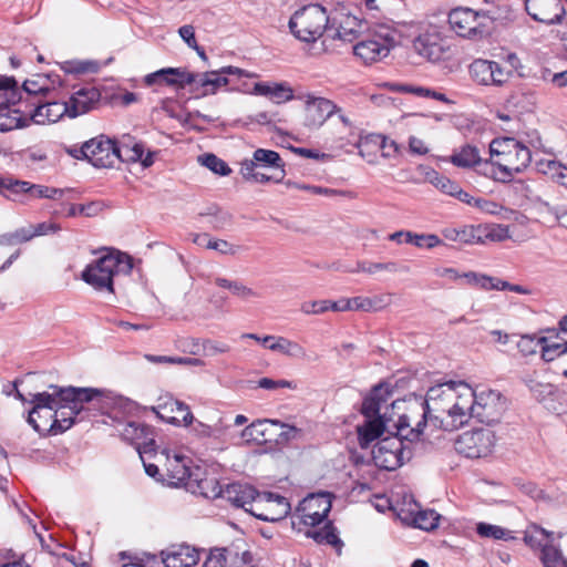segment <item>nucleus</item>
I'll return each instance as SVG.
<instances>
[{
    "label": "nucleus",
    "mask_w": 567,
    "mask_h": 567,
    "mask_svg": "<svg viewBox=\"0 0 567 567\" xmlns=\"http://www.w3.org/2000/svg\"><path fill=\"white\" fill-rule=\"evenodd\" d=\"M475 390L465 382L449 381L431 386L424 400L409 403L403 422L454 431L473 417Z\"/></svg>",
    "instance_id": "1"
},
{
    "label": "nucleus",
    "mask_w": 567,
    "mask_h": 567,
    "mask_svg": "<svg viewBox=\"0 0 567 567\" xmlns=\"http://www.w3.org/2000/svg\"><path fill=\"white\" fill-rule=\"evenodd\" d=\"M52 393L40 392L32 395L30 403L33 404L32 410L28 415V423L34 429L40 431V426L34 420V414H40L43 408L53 409L56 406V400L66 402V408L70 415L76 420L78 416L84 412H102L105 409L106 394L104 391L94 388H60L51 384L49 386Z\"/></svg>",
    "instance_id": "2"
},
{
    "label": "nucleus",
    "mask_w": 567,
    "mask_h": 567,
    "mask_svg": "<svg viewBox=\"0 0 567 567\" xmlns=\"http://www.w3.org/2000/svg\"><path fill=\"white\" fill-rule=\"evenodd\" d=\"M221 497L238 508H244L265 522H277L286 517L290 505L284 496L258 493L252 486L233 483L223 489Z\"/></svg>",
    "instance_id": "3"
},
{
    "label": "nucleus",
    "mask_w": 567,
    "mask_h": 567,
    "mask_svg": "<svg viewBox=\"0 0 567 567\" xmlns=\"http://www.w3.org/2000/svg\"><path fill=\"white\" fill-rule=\"evenodd\" d=\"M404 413L393 424L395 433L381 439L372 450L374 464L386 471H394L412 457V443L420 440L424 426L403 422Z\"/></svg>",
    "instance_id": "4"
},
{
    "label": "nucleus",
    "mask_w": 567,
    "mask_h": 567,
    "mask_svg": "<svg viewBox=\"0 0 567 567\" xmlns=\"http://www.w3.org/2000/svg\"><path fill=\"white\" fill-rule=\"evenodd\" d=\"M133 268L128 255L120 251H107L91 262L82 271L81 278L96 290L113 292V277L117 274H130Z\"/></svg>",
    "instance_id": "5"
},
{
    "label": "nucleus",
    "mask_w": 567,
    "mask_h": 567,
    "mask_svg": "<svg viewBox=\"0 0 567 567\" xmlns=\"http://www.w3.org/2000/svg\"><path fill=\"white\" fill-rule=\"evenodd\" d=\"M391 391L379 384L374 386L371 393L363 400L361 413L367 417L362 426L358 427L359 441L361 447H368L372 441L378 439L385 430V423L380 415L383 404L388 403Z\"/></svg>",
    "instance_id": "6"
},
{
    "label": "nucleus",
    "mask_w": 567,
    "mask_h": 567,
    "mask_svg": "<svg viewBox=\"0 0 567 567\" xmlns=\"http://www.w3.org/2000/svg\"><path fill=\"white\" fill-rule=\"evenodd\" d=\"M328 22L329 18L323 7L309 4L291 16L288 27L298 40L313 43L322 37Z\"/></svg>",
    "instance_id": "7"
},
{
    "label": "nucleus",
    "mask_w": 567,
    "mask_h": 567,
    "mask_svg": "<svg viewBox=\"0 0 567 567\" xmlns=\"http://www.w3.org/2000/svg\"><path fill=\"white\" fill-rule=\"evenodd\" d=\"M395 45V32L381 25L353 47V53L365 64L381 61Z\"/></svg>",
    "instance_id": "8"
},
{
    "label": "nucleus",
    "mask_w": 567,
    "mask_h": 567,
    "mask_svg": "<svg viewBox=\"0 0 567 567\" xmlns=\"http://www.w3.org/2000/svg\"><path fill=\"white\" fill-rule=\"evenodd\" d=\"M21 96L19 95L18 83L12 76H0V132H8L18 128L21 123L19 110L10 109Z\"/></svg>",
    "instance_id": "9"
},
{
    "label": "nucleus",
    "mask_w": 567,
    "mask_h": 567,
    "mask_svg": "<svg viewBox=\"0 0 567 567\" xmlns=\"http://www.w3.org/2000/svg\"><path fill=\"white\" fill-rule=\"evenodd\" d=\"M495 444V435L488 429L466 431L454 443L455 451L468 458L487 456Z\"/></svg>",
    "instance_id": "10"
},
{
    "label": "nucleus",
    "mask_w": 567,
    "mask_h": 567,
    "mask_svg": "<svg viewBox=\"0 0 567 567\" xmlns=\"http://www.w3.org/2000/svg\"><path fill=\"white\" fill-rule=\"evenodd\" d=\"M331 511V499L328 494H312L303 498L292 515V524L317 526L322 523Z\"/></svg>",
    "instance_id": "11"
},
{
    "label": "nucleus",
    "mask_w": 567,
    "mask_h": 567,
    "mask_svg": "<svg viewBox=\"0 0 567 567\" xmlns=\"http://www.w3.org/2000/svg\"><path fill=\"white\" fill-rule=\"evenodd\" d=\"M482 19L485 17L470 8H456L449 13V23L452 30L467 39L482 38L487 34Z\"/></svg>",
    "instance_id": "12"
},
{
    "label": "nucleus",
    "mask_w": 567,
    "mask_h": 567,
    "mask_svg": "<svg viewBox=\"0 0 567 567\" xmlns=\"http://www.w3.org/2000/svg\"><path fill=\"white\" fill-rule=\"evenodd\" d=\"M505 410V401L499 392L494 390L475 391L473 417L482 423L493 424L497 422Z\"/></svg>",
    "instance_id": "13"
},
{
    "label": "nucleus",
    "mask_w": 567,
    "mask_h": 567,
    "mask_svg": "<svg viewBox=\"0 0 567 567\" xmlns=\"http://www.w3.org/2000/svg\"><path fill=\"white\" fill-rule=\"evenodd\" d=\"M534 533H539L540 535L536 540L539 548L538 558L543 567H567V558L564 556L559 545L560 536L536 524H534Z\"/></svg>",
    "instance_id": "14"
},
{
    "label": "nucleus",
    "mask_w": 567,
    "mask_h": 567,
    "mask_svg": "<svg viewBox=\"0 0 567 567\" xmlns=\"http://www.w3.org/2000/svg\"><path fill=\"white\" fill-rule=\"evenodd\" d=\"M413 48L417 54L434 63L447 60L453 54L450 42L441 38L437 32L420 34L413 41Z\"/></svg>",
    "instance_id": "15"
},
{
    "label": "nucleus",
    "mask_w": 567,
    "mask_h": 567,
    "mask_svg": "<svg viewBox=\"0 0 567 567\" xmlns=\"http://www.w3.org/2000/svg\"><path fill=\"white\" fill-rule=\"evenodd\" d=\"M86 161L99 168L114 167L118 163L117 145L104 135L85 142Z\"/></svg>",
    "instance_id": "16"
},
{
    "label": "nucleus",
    "mask_w": 567,
    "mask_h": 567,
    "mask_svg": "<svg viewBox=\"0 0 567 567\" xmlns=\"http://www.w3.org/2000/svg\"><path fill=\"white\" fill-rule=\"evenodd\" d=\"M470 75L481 85L502 86L511 76V71H506L498 62L476 59L470 64Z\"/></svg>",
    "instance_id": "17"
},
{
    "label": "nucleus",
    "mask_w": 567,
    "mask_h": 567,
    "mask_svg": "<svg viewBox=\"0 0 567 567\" xmlns=\"http://www.w3.org/2000/svg\"><path fill=\"white\" fill-rule=\"evenodd\" d=\"M223 489L213 474H208L205 468L199 466H193L190 480L186 483V491L206 498H217L221 497Z\"/></svg>",
    "instance_id": "18"
},
{
    "label": "nucleus",
    "mask_w": 567,
    "mask_h": 567,
    "mask_svg": "<svg viewBox=\"0 0 567 567\" xmlns=\"http://www.w3.org/2000/svg\"><path fill=\"white\" fill-rule=\"evenodd\" d=\"M153 410L161 419L174 425L188 426L194 421V415L189 406L173 398H168L163 403H158Z\"/></svg>",
    "instance_id": "19"
},
{
    "label": "nucleus",
    "mask_w": 567,
    "mask_h": 567,
    "mask_svg": "<svg viewBox=\"0 0 567 567\" xmlns=\"http://www.w3.org/2000/svg\"><path fill=\"white\" fill-rule=\"evenodd\" d=\"M195 81V73L188 72L182 68L161 69L145 76V83L147 85L164 83L167 85H175L181 89L193 84Z\"/></svg>",
    "instance_id": "20"
},
{
    "label": "nucleus",
    "mask_w": 567,
    "mask_h": 567,
    "mask_svg": "<svg viewBox=\"0 0 567 567\" xmlns=\"http://www.w3.org/2000/svg\"><path fill=\"white\" fill-rule=\"evenodd\" d=\"M386 136L382 134L370 133L360 135L354 146L359 151V155L365 159L369 164H377V154L380 151L381 156L384 158H391L392 153L385 151Z\"/></svg>",
    "instance_id": "21"
},
{
    "label": "nucleus",
    "mask_w": 567,
    "mask_h": 567,
    "mask_svg": "<svg viewBox=\"0 0 567 567\" xmlns=\"http://www.w3.org/2000/svg\"><path fill=\"white\" fill-rule=\"evenodd\" d=\"M307 123L311 126L322 125L330 116L340 112V109L330 100L308 95L306 100Z\"/></svg>",
    "instance_id": "22"
},
{
    "label": "nucleus",
    "mask_w": 567,
    "mask_h": 567,
    "mask_svg": "<svg viewBox=\"0 0 567 567\" xmlns=\"http://www.w3.org/2000/svg\"><path fill=\"white\" fill-rule=\"evenodd\" d=\"M101 97L100 91L92 85H84L74 91L66 102L69 117H76L89 112Z\"/></svg>",
    "instance_id": "23"
},
{
    "label": "nucleus",
    "mask_w": 567,
    "mask_h": 567,
    "mask_svg": "<svg viewBox=\"0 0 567 567\" xmlns=\"http://www.w3.org/2000/svg\"><path fill=\"white\" fill-rule=\"evenodd\" d=\"M546 333L537 338V344L542 347V359L550 362L561 354L567 353V340L560 338L561 331L556 328H548L540 330V333Z\"/></svg>",
    "instance_id": "24"
},
{
    "label": "nucleus",
    "mask_w": 567,
    "mask_h": 567,
    "mask_svg": "<svg viewBox=\"0 0 567 567\" xmlns=\"http://www.w3.org/2000/svg\"><path fill=\"white\" fill-rule=\"evenodd\" d=\"M513 157L494 159V165L498 166L504 174L503 182L511 179L513 173H519L526 168L532 161V151L517 143V147L512 152Z\"/></svg>",
    "instance_id": "25"
},
{
    "label": "nucleus",
    "mask_w": 567,
    "mask_h": 567,
    "mask_svg": "<svg viewBox=\"0 0 567 567\" xmlns=\"http://www.w3.org/2000/svg\"><path fill=\"white\" fill-rule=\"evenodd\" d=\"M166 567H194L199 560V553L188 545H179L162 551Z\"/></svg>",
    "instance_id": "26"
},
{
    "label": "nucleus",
    "mask_w": 567,
    "mask_h": 567,
    "mask_svg": "<svg viewBox=\"0 0 567 567\" xmlns=\"http://www.w3.org/2000/svg\"><path fill=\"white\" fill-rule=\"evenodd\" d=\"M188 458L181 455H174L166 460L167 483L172 486H183L190 480L193 467L188 466Z\"/></svg>",
    "instance_id": "27"
},
{
    "label": "nucleus",
    "mask_w": 567,
    "mask_h": 567,
    "mask_svg": "<svg viewBox=\"0 0 567 567\" xmlns=\"http://www.w3.org/2000/svg\"><path fill=\"white\" fill-rule=\"evenodd\" d=\"M30 117L39 124L45 122H56L63 115L69 116V107L66 102L53 101L43 104H35L34 110L29 113Z\"/></svg>",
    "instance_id": "28"
},
{
    "label": "nucleus",
    "mask_w": 567,
    "mask_h": 567,
    "mask_svg": "<svg viewBox=\"0 0 567 567\" xmlns=\"http://www.w3.org/2000/svg\"><path fill=\"white\" fill-rule=\"evenodd\" d=\"M43 410H45V408H43ZM47 410L48 417L44 422V429L50 426V431L54 434L69 430L75 422L74 417L70 415L66 402L56 400V406L53 409L47 408Z\"/></svg>",
    "instance_id": "29"
},
{
    "label": "nucleus",
    "mask_w": 567,
    "mask_h": 567,
    "mask_svg": "<svg viewBox=\"0 0 567 567\" xmlns=\"http://www.w3.org/2000/svg\"><path fill=\"white\" fill-rule=\"evenodd\" d=\"M281 422L278 420H258L246 426L241 432V437L246 441H256L267 443L274 441L272 434Z\"/></svg>",
    "instance_id": "30"
},
{
    "label": "nucleus",
    "mask_w": 567,
    "mask_h": 567,
    "mask_svg": "<svg viewBox=\"0 0 567 567\" xmlns=\"http://www.w3.org/2000/svg\"><path fill=\"white\" fill-rule=\"evenodd\" d=\"M538 12L534 13V21L546 24L560 23L566 10L560 0H534Z\"/></svg>",
    "instance_id": "31"
},
{
    "label": "nucleus",
    "mask_w": 567,
    "mask_h": 567,
    "mask_svg": "<svg viewBox=\"0 0 567 567\" xmlns=\"http://www.w3.org/2000/svg\"><path fill=\"white\" fill-rule=\"evenodd\" d=\"M196 81L190 84L194 92H198L202 96L215 94L218 89L228 85L229 81L226 76H221L220 72L208 71L195 74Z\"/></svg>",
    "instance_id": "32"
},
{
    "label": "nucleus",
    "mask_w": 567,
    "mask_h": 567,
    "mask_svg": "<svg viewBox=\"0 0 567 567\" xmlns=\"http://www.w3.org/2000/svg\"><path fill=\"white\" fill-rule=\"evenodd\" d=\"M151 434L152 429L148 425L141 424L137 422H130L124 427L123 431V437L125 440L136 442V444L138 445L137 450L141 457L143 453H147L155 445L154 440L148 437V435Z\"/></svg>",
    "instance_id": "33"
},
{
    "label": "nucleus",
    "mask_w": 567,
    "mask_h": 567,
    "mask_svg": "<svg viewBox=\"0 0 567 567\" xmlns=\"http://www.w3.org/2000/svg\"><path fill=\"white\" fill-rule=\"evenodd\" d=\"M252 94L268 96L276 103H284L293 99V91L287 83H255Z\"/></svg>",
    "instance_id": "34"
},
{
    "label": "nucleus",
    "mask_w": 567,
    "mask_h": 567,
    "mask_svg": "<svg viewBox=\"0 0 567 567\" xmlns=\"http://www.w3.org/2000/svg\"><path fill=\"white\" fill-rule=\"evenodd\" d=\"M535 168L538 173L547 175L553 182L567 189V166L556 159H535Z\"/></svg>",
    "instance_id": "35"
},
{
    "label": "nucleus",
    "mask_w": 567,
    "mask_h": 567,
    "mask_svg": "<svg viewBox=\"0 0 567 567\" xmlns=\"http://www.w3.org/2000/svg\"><path fill=\"white\" fill-rule=\"evenodd\" d=\"M118 162H138L144 154L142 143L133 141L130 135L124 136L121 146H117Z\"/></svg>",
    "instance_id": "36"
},
{
    "label": "nucleus",
    "mask_w": 567,
    "mask_h": 567,
    "mask_svg": "<svg viewBox=\"0 0 567 567\" xmlns=\"http://www.w3.org/2000/svg\"><path fill=\"white\" fill-rule=\"evenodd\" d=\"M252 157L257 162L258 167L280 168L281 175L276 182H280L285 176L284 162L280 155L271 150L258 148L254 152Z\"/></svg>",
    "instance_id": "37"
},
{
    "label": "nucleus",
    "mask_w": 567,
    "mask_h": 567,
    "mask_svg": "<svg viewBox=\"0 0 567 567\" xmlns=\"http://www.w3.org/2000/svg\"><path fill=\"white\" fill-rule=\"evenodd\" d=\"M517 143L513 137L494 138L489 144L492 163L494 164V159L512 158V152L517 147Z\"/></svg>",
    "instance_id": "38"
},
{
    "label": "nucleus",
    "mask_w": 567,
    "mask_h": 567,
    "mask_svg": "<svg viewBox=\"0 0 567 567\" xmlns=\"http://www.w3.org/2000/svg\"><path fill=\"white\" fill-rule=\"evenodd\" d=\"M188 426L190 427V433L198 440L219 439L224 433L220 422L206 424L194 419L193 423Z\"/></svg>",
    "instance_id": "39"
},
{
    "label": "nucleus",
    "mask_w": 567,
    "mask_h": 567,
    "mask_svg": "<svg viewBox=\"0 0 567 567\" xmlns=\"http://www.w3.org/2000/svg\"><path fill=\"white\" fill-rule=\"evenodd\" d=\"M451 162L458 167H471L481 162L480 152L475 146L466 145L451 157Z\"/></svg>",
    "instance_id": "40"
},
{
    "label": "nucleus",
    "mask_w": 567,
    "mask_h": 567,
    "mask_svg": "<svg viewBox=\"0 0 567 567\" xmlns=\"http://www.w3.org/2000/svg\"><path fill=\"white\" fill-rule=\"evenodd\" d=\"M481 244L486 240L503 241L509 237L508 226L499 224L480 225Z\"/></svg>",
    "instance_id": "41"
},
{
    "label": "nucleus",
    "mask_w": 567,
    "mask_h": 567,
    "mask_svg": "<svg viewBox=\"0 0 567 567\" xmlns=\"http://www.w3.org/2000/svg\"><path fill=\"white\" fill-rule=\"evenodd\" d=\"M462 277L466 280L467 285L474 288H480L482 290H495L497 288L496 280L497 277L487 276L484 274H478L474 271H468L462 274Z\"/></svg>",
    "instance_id": "42"
},
{
    "label": "nucleus",
    "mask_w": 567,
    "mask_h": 567,
    "mask_svg": "<svg viewBox=\"0 0 567 567\" xmlns=\"http://www.w3.org/2000/svg\"><path fill=\"white\" fill-rule=\"evenodd\" d=\"M278 352L299 360L307 359L306 349L296 341L289 340L285 337H279Z\"/></svg>",
    "instance_id": "43"
},
{
    "label": "nucleus",
    "mask_w": 567,
    "mask_h": 567,
    "mask_svg": "<svg viewBox=\"0 0 567 567\" xmlns=\"http://www.w3.org/2000/svg\"><path fill=\"white\" fill-rule=\"evenodd\" d=\"M215 284L218 287L228 289L231 291L233 295L241 297V298H249V297H256L257 293L248 288L247 286L243 285L240 281L237 280H228L226 278H216Z\"/></svg>",
    "instance_id": "44"
},
{
    "label": "nucleus",
    "mask_w": 567,
    "mask_h": 567,
    "mask_svg": "<svg viewBox=\"0 0 567 567\" xmlns=\"http://www.w3.org/2000/svg\"><path fill=\"white\" fill-rule=\"evenodd\" d=\"M440 515L433 509L420 511L413 518L415 527L423 530H432L439 525Z\"/></svg>",
    "instance_id": "45"
},
{
    "label": "nucleus",
    "mask_w": 567,
    "mask_h": 567,
    "mask_svg": "<svg viewBox=\"0 0 567 567\" xmlns=\"http://www.w3.org/2000/svg\"><path fill=\"white\" fill-rule=\"evenodd\" d=\"M198 159L202 163V165H204L205 167H207L208 169L218 175L227 176L231 172L229 166L223 159H220L214 154H205L200 156Z\"/></svg>",
    "instance_id": "46"
},
{
    "label": "nucleus",
    "mask_w": 567,
    "mask_h": 567,
    "mask_svg": "<svg viewBox=\"0 0 567 567\" xmlns=\"http://www.w3.org/2000/svg\"><path fill=\"white\" fill-rule=\"evenodd\" d=\"M29 240V234L27 233L25 227L19 228L13 233L0 235V246H14Z\"/></svg>",
    "instance_id": "47"
},
{
    "label": "nucleus",
    "mask_w": 567,
    "mask_h": 567,
    "mask_svg": "<svg viewBox=\"0 0 567 567\" xmlns=\"http://www.w3.org/2000/svg\"><path fill=\"white\" fill-rule=\"evenodd\" d=\"M476 532L482 537L493 539H503L507 534V532L504 528L486 523H480L476 527Z\"/></svg>",
    "instance_id": "48"
},
{
    "label": "nucleus",
    "mask_w": 567,
    "mask_h": 567,
    "mask_svg": "<svg viewBox=\"0 0 567 567\" xmlns=\"http://www.w3.org/2000/svg\"><path fill=\"white\" fill-rule=\"evenodd\" d=\"M431 183L439 188L441 192L451 195L454 197L457 192L460 185L446 176L435 174V176L431 179Z\"/></svg>",
    "instance_id": "49"
},
{
    "label": "nucleus",
    "mask_w": 567,
    "mask_h": 567,
    "mask_svg": "<svg viewBox=\"0 0 567 567\" xmlns=\"http://www.w3.org/2000/svg\"><path fill=\"white\" fill-rule=\"evenodd\" d=\"M27 233L29 234V239L31 240L34 237L48 235L50 233H56L61 228L58 224L54 223H40L35 226L30 225L25 227Z\"/></svg>",
    "instance_id": "50"
},
{
    "label": "nucleus",
    "mask_w": 567,
    "mask_h": 567,
    "mask_svg": "<svg viewBox=\"0 0 567 567\" xmlns=\"http://www.w3.org/2000/svg\"><path fill=\"white\" fill-rule=\"evenodd\" d=\"M227 551L228 550L225 548H215L210 550L203 564V567H224L226 564Z\"/></svg>",
    "instance_id": "51"
},
{
    "label": "nucleus",
    "mask_w": 567,
    "mask_h": 567,
    "mask_svg": "<svg viewBox=\"0 0 567 567\" xmlns=\"http://www.w3.org/2000/svg\"><path fill=\"white\" fill-rule=\"evenodd\" d=\"M406 92L409 93H412L416 96H420V97H431V99H434V100H437V101H442V102H447V97L443 94V93H440V92H436V91H433L429 87H424V86H408L405 89Z\"/></svg>",
    "instance_id": "52"
},
{
    "label": "nucleus",
    "mask_w": 567,
    "mask_h": 567,
    "mask_svg": "<svg viewBox=\"0 0 567 567\" xmlns=\"http://www.w3.org/2000/svg\"><path fill=\"white\" fill-rule=\"evenodd\" d=\"M63 194L62 189L52 188L41 185H32L30 196L34 198H51L55 199Z\"/></svg>",
    "instance_id": "53"
},
{
    "label": "nucleus",
    "mask_w": 567,
    "mask_h": 567,
    "mask_svg": "<svg viewBox=\"0 0 567 567\" xmlns=\"http://www.w3.org/2000/svg\"><path fill=\"white\" fill-rule=\"evenodd\" d=\"M460 243L481 244L480 225L460 229Z\"/></svg>",
    "instance_id": "54"
},
{
    "label": "nucleus",
    "mask_w": 567,
    "mask_h": 567,
    "mask_svg": "<svg viewBox=\"0 0 567 567\" xmlns=\"http://www.w3.org/2000/svg\"><path fill=\"white\" fill-rule=\"evenodd\" d=\"M206 248L216 250L223 255H235L237 248L224 239H212L207 241Z\"/></svg>",
    "instance_id": "55"
},
{
    "label": "nucleus",
    "mask_w": 567,
    "mask_h": 567,
    "mask_svg": "<svg viewBox=\"0 0 567 567\" xmlns=\"http://www.w3.org/2000/svg\"><path fill=\"white\" fill-rule=\"evenodd\" d=\"M300 310L306 315H320L328 311V300L307 301L301 305Z\"/></svg>",
    "instance_id": "56"
},
{
    "label": "nucleus",
    "mask_w": 567,
    "mask_h": 567,
    "mask_svg": "<svg viewBox=\"0 0 567 567\" xmlns=\"http://www.w3.org/2000/svg\"><path fill=\"white\" fill-rule=\"evenodd\" d=\"M308 535L319 543L326 542L330 545H334L339 540L337 535L330 529V523L324 526L323 530L309 533Z\"/></svg>",
    "instance_id": "57"
},
{
    "label": "nucleus",
    "mask_w": 567,
    "mask_h": 567,
    "mask_svg": "<svg viewBox=\"0 0 567 567\" xmlns=\"http://www.w3.org/2000/svg\"><path fill=\"white\" fill-rule=\"evenodd\" d=\"M415 239V246L419 248L426 247L431 249L442 244L439 236L434 234H417Z\"/></svg>",
    "instance_id": "58"
},
{
    "label": "nucleus",
    "mask_w": 567,
    "mask_h": 567,
    "mask_svg": "<svg viewBox=\"0 0 567 567\" xmlns=\"http://www.w3.org/2000/svg\"><path fill=\"white\" fill-rule=\"evenodd\" d=\"M474 206L480 208L482 212L491 214V215H497L504 209V207L501 206L499 204H497L493 200H487V199H483V198L475 199Z\"/></svg>",
    "instance_id": "59"
},
{
    "label": "nucleus",
    "mask_w": 567,
    "mask_h": 567,
    "mask_svg": "<svg viewBox=\"0 0 567 567\" xmlns=\"http://www.w3.org/2000/svg\"><path fill=\"white\" fill-rule=\"evenodd\" d=\"M257 168H259V167L257 165V162L252 157L251 159H244L240 163L239 173L241 174L244 179L252 181V178L255 177L256 173L258 172Z\"/></svg>",
    "instance_id": "60"
},
{
    "label": "nucleus",
    "mask_w": 567,
    "mask_h": 567,
    "mask_svg": "<svg viewBox=\"0 0 567 567\" xmlns=\"http://www.w3.org/2000/svg\"><path fill=\"white\" fill-rule=\"evenodd\" d=\"M258 385L266 390H275L278 388H289L295 389V385H292V382L287 380H272L269 378H262L258 381Z\"/></svg>",
    "instance_id": "61"
},
{
    "label": "nucleus",
    "mask_w": 567,
    "mask_h": 567,
    "mask_svg": "<svg viewBox=\"0 0 567 567\" xmlns=\"http://www.w3.org/2000/svg\"><path fill=\"white\" fill-rule=\"evenodd\" d=\"M350 310L370 311L373 309V301L367 297H354L348 299Z\"/></svg>",
    "instance_id": "62"
},
{
    "label": "nucleus",
    "mask_w": 567,
    "mask_h": 567,
    "mask_svg": "<svg viewBox=\"0 0 567 567\" xmlns=\"http://www.w3.org/2000/svg\"><path fill=\"white\" fill-rule=\"evenodd\" d=\"M23 91H24V93H27L30 96L31 95L35 96L38 94L47 93L49 91V87L40 84L39 81L25 80L23 82Z\"/></svg>",
    "instance_id": "63"
},
{
    "label": "nucleus",
    "mask_w": 567,
    "mask_h": 567,
    "mask_svg": "<svg viewBox=\"0 0 567 567\" xmlns=\"http://www.w3.org/2000/svg\"><path fill=\"white\" fill-rule=\"evenodd\" d=\"M178 33L181 38L186 42V44L192 49L196 48L197 41L195 38V30L194 27L190 24L182 25L178 29Z\"/></svg>",
    "instance_id": "64"
}]
</instances>
